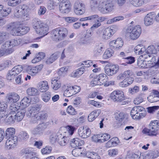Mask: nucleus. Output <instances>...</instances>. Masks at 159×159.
Here are the masks:
<instances>
[{
  "instance_id": "obj_49",
  "label": "nucleus",
  "mask_w": 159,
  "mask_h": 159,
  "mask_svg": "<svg viewBox=\"0 0 159 159\" xmlns=\"http://www.w3.org/2000/svg\"><path fill=\"white\" fill-rule=\"evenodd\" d=\"M60 0H50L48 5V7L50 10L53 9L57 6Z\"/></svg>"
},
{
  "instance_id": "obj_52",
  "label": "nucleus",
  "mask_w": 159,
  "mask_h": 159,
  "mask_svg": "<svg viewBox=\"0 0 159 159\" xmlns=\"http://www.w3.org/2000/svg\"><path fill=\"white\" fill-rule=\"evenodd\" d=\"M144 0H129L130 3L134 6H140L144 3Z\"/></svg>"
},
{
  "instance_id": "obj_20",
  "label": "nucleus",
  "mask_w": 159,
  "mask_h": 159,
  "mask_svg": "<svg viewBox=\"0 0 159 159\" xmlns=\"http://www.w3.org/2000/svg\"><path fill=\"white\" fill-rule=\"evenodd\" d=\"M158 124V121L157 120H154L151 121L149 125V128L152 133L151 134H153L154 136H156L158 134V131L159 129Z\"/></svg>"
},
{
  "instance_id": "obj_45",
  "label": "nucleus",
  "mask_w": 159,
  "mask_h": 159,
  "mask_svg": "<svg viewBox=\"0 0 159 159\" xmlns=\"http://www.w3.org/2000/svg\"><path fill=\"white\" fill-rule=\"evenodd\" d=\"M42 111L36 113L35 115L31 116V122L33 123H35L37 122V120H41V117L40 116H42Z\"/></svg>"
},
{
  "instance_id": "obj_44",
  "label": "nucleus",
  "mask_w": 159,
  "mask_h": 159,
  "mask_svg": "<svg viewBox=\"0 0 159 159\" xmlns=\"http://www.w3.org/2000/svg\"><path fill=\"white\" fill-rule=\"evenodd\" d=\"M85 70L84 67H80L75 72L72 73L71 76L73 77H78L81 75Z\"/></svg>"
},
{
  "instance_id": "obj_31",
  "label": "nucleus",
  "mask_w": 159,
  "mask_h": 159,
  "mask_svg": "<svg viewBox=\"0 0 159 159\" xmlns=\"http://www.w3.org/2000/svg\"><path fill=\"white\" fill-rule=\"evenodd\" d=\"M101 111L100 109L92 111L88 116V120L92 122L100 114Z\"/></svg>"
},
{
  "instance_id": "obj_28",
  "label": "nucleus",
  "mask_w": 159,
  "mask_h": 159,
  "mask_svg": "<svg viewBox=\"0 0 159 159\" xmlns=\"http://www.w3.org/2000/svg\"><path fill=\"white\" fill-rule=\"evenodd\" d=\"M58 143L61 146H64L68 142L69 139L68 137L69 136L62 135L61 134L57 133Z\"/></svg>"
},
{
  "instance_id": "obj_35",
  "label": "nucleus",
  "mask_w": 159,
  "mask_h": 159,
  "mask_svg": "<svg viewBox=\"0 0 159 159\" xmlns=\"http://www.w3.org/2000/svg\"><path fill=\"white\" fill-rule=\"evenodd\" d=\"M84 144V141L83 140H81L79 139L76 138L72 140L71 145L72 147L75 148L82 146Z\"/></svg>"
},
{
  "instance_id": "obj_24",
  "label": "nucleus",
  "mask_w": 159,
  "mask_h": 159,
  "mask_svg": "<svg viewBox=\"0 0 159 159\" xmlns=\"http://www.w3.org/2000/svg\"><path fill=\"white\" fill-rule=\"evenodd\" d=\"M145 155L140 152H135L127 156L126 159H145Z\"/></svg>"
},
{
  "instance_id": "obj_3",
  "label": "nucleus",
  "mask_w": 159,
  "mask_h": 159,
  "mask_svg": "<svg viewBox=\"0 0 159 159\" xmlns=\"http://www.w3.org/2000/svg\"><path fill=\"white\" fill-rule=\"evenodd\" d=\"M106 18L103 16L100 17L97 14H94L84 18H81L80 20L81 21L89 20L93 21L95 23L91 27V29H96L101 25V22L103 21Z\"/></svg>"
},
{
  "instance_id": "obj_61",
  "label": "nucleus",
  "mask_w": 159,
  "mask_h": 159,
  "mask_svg": "<svg viewBox=\"0 0 159 159\" xmlns=\"http://www.w3.org/2000/svg\"><path fill=\"white\" fill-rule=\"evenodd\" d=\"M57 133L56 134H52L49 137V140L50 142L53 144L58 141Z\"/></svg>"
},
{
  "instance_id": "obj_17",
  "label": "nucleus",
  "mask_w": 159,
  "mask_h": 159,
  "mask_svg": "<svg viewBox=\"0 0 159 159\" xmlns=\"http://www.w3.org/2000/svg\"><path fill=\"white\" fill-rule=\"evenodd\" d=\"M78 134L80 137L83 138H86L90 135L91 130L88 128L81 127L78 129Z\"/></svg>"
},
{
  "instance_id": "obj_11",
  "label": "nucleus",
  "mask_w": 159,
  "mask_h": 159,
  "mask_svg": "<svg viewBox=\"0 0 159 159\" xmlns=\"http://www.w3.org/2000/svg\"><path fill=\"white\" fill-rule=\"evenodd\" d=\"M118 29L117 26H114L111 28H107L103 31L102 35V39L105 40H107L116 32Z\"/></svg>"
},
{
  "instance_id": "obj_30",
  "label": "nucleus",
  "mask_w": 159,
  "mask_h": 159,
  "mask_svg": "<svg viewBox=\"0 0 159 159\" xmlns=\"http://www.w3.org/2000/svg\"><path fill=\"white\" fill-rule=\"evenodd\" d=\"M52 87L53 90H57L60 88L61 85L60 81L58 78H54L51 80Z\"/></svg>"
},
{
  "instance_id": "obj_43",
  "label": "nucleus",
  "mask_w": 159,
  "mask_h": 159,
  "mask_svg": "<svg viewBox=\"0 0 159 159\" xmlns=\"http://www.w3.org/2000/svg\"><path fill=\"white\" fill-rule=\"evenodd\" d=\"M66 128L67 131L65 132V135L67 136H69V137L73 134L75 128L72 125L67 126Z\"/></svg>"
},
{
  "instance_id": "obj_38",
  "label": "nucleus",
  "mask_w": 159,
  "mask_h": 159,
  "mask_svg": "<svg viewBox=\"0 0 159 159\" xmlns=\"http://www.w3.org/2000/svg\"><path fill=\"white\" fill-rule=\"evenodd\" d=\"M15 133V129L13 127L7 128L6 131V137L7 138L14 137Z\"/></svg>"
},
{
  "instance_id": "obj_29",
  "label": "nucleus",
  "mask_w": 159,
  "mask_h": 159,
  "mask_svg": "<svg viewBox=\"0 0 159 159\" xmlns=\"http://www.w3.org/2000/svg\"><path fill=\"white\" fill-rule=\"evenodd\" d=\"M16 113L11 114L9 113L5 119V122L7 124H13L16 119Z\"/></svg>"
},
{
  "instance_id": "obj_40",
  "label": "nucleus",
  "mask_w": 159,
  "mask_h": 159,
  "mask_svg": "<svg viewBox=\"0 0 159 159\" xmlns=\"http://www.w3.org/2000/svg\"><path fill=\"white\" fill-rule=\"evenodd\" d=\"M59 54L58 53H55L50 56L47 60L46 62L47 64H51L57 60L58 58Z\"/></svg>"
},
{
  "instance_id": "obj_10",
  "label": "nucleus",
  "mask_w": 159,
  "mask_h": 159,
  "mask_svg": "<svg viewBox=\"0 0 159 159\" xmlns=\"http://www.w3.org/2000/svg\"><path fill=\"white\" fill-rule=\"evenodd\" d=\"M80 88L77 86H67L64 93V95L66 97H70L79 92Z\"/></svg>"
},
{
  "instance_id": "obj_2",
  "label": "nucleus",
  "mask_w": 159,
  "mask_h": 159,
  "mask_svg": "<svg viewBox=\"0 0 159 159\" xmlns=\"http://www.w3.org/2000/svg\"><path fill=\"white\" fill-rule=\"evenodd\" d=\"M141 33V29L139 25L134 26H130L126 29L125 35L130 39L133 40L137 39Z\"/></svg>"
},
{
  "instance_id": "obj_48",
  "label": "nucleus",
  "mask_w": 159,
  "mask_h": 159,
  "mask_svg": "<svg viewBox=\"0 0 159 159\" xmlns=\"http://www.w3.org/2000/svg\"><path fill=\"white\" fill-rule=\"evenodd\" d=\"M51 97V93L49 91L47 92L42 94L41 98L42 100L45 102L49 101Z\"/></svg>"
},
{
  "instance_id": "obj_39",
  "label": "nucleus",
  "mask_w": 159,
  "mask_h": 159,
  "mask_svg": "<svg viewBox=\"0 0 159 159\" xmlns=\"http://www.w3.org/2000/svg\"><path fill=\"white\" fill-rule=\"evenodd\" d=\"M114 53V51L111 48L107 49L102 56L103 58L107 59L111 57Z\"/></svg>"
},
{
  "instance_id": "obj_5",
  "label": "nucleus",
  "mask_w": 159,
  "mask_h": 159,
  "mask_svg": "<svg viewBox=\"0 0 159 159\" xmlns=\"http://www.w3.org/2000/svg\"><path fill=\"white\" fill-rule=\"evenodd\" d=\"M130 115L133 119L137 120L144 117L146 114L144 109L143 107L136 106L131 109Z\"/></svg>"
},
{
  "instance_id": "obj_37",
  "label": "nucleus",
  "mask_w": 159,
  "mask_h": 159,
  "mask_svg": "<svg viewBox=\"0 0 159 159\" xmlns=\"http://www.w3.org/2000/svg\"><path fill=\"white\" fill-rule=\"evenodd\" d=\"M145 50L146 49L143 45L139 44L135 47L134 52L137 55H140L143 53Z\"/></svg>"
},
{
  "instance_id": "obj_27",
  "label": "nucleus",
  "mask_w": 159,
  "mask_h": 159,
  "mask_svg": "<svg viewBox=\"0 0 159 159\" xmlns=\"http://www.w3.org/2000/svg\"><path fill=\"white\" fill-rule=\"evenodd\" d=\"M37 87L39 90L41 92H46L49 89L48 82L46 81L40 82L38 84Z\"/></svg>"
},
{
  "instance_id": "obj_9",
  "label": "nucleus",
  "mask_w": 159,
  "mask_h": 159,
  "mask_svg": "<svg viewBox=\"0 0 159 159\" xmlns=\"http://www.w3.org/2000/svg\"><path fill=\"white\" fill-rule=\"evenodd\" d=\"M104 0H89L90 7L92 10L98 9L101 13Z\"/></svg>"
},
{
  "instance_id": "obj_42",
  "label": "nucleus",
  "mask_w": 159,
  "mask_h": 159,
  "mask_svg": "<svg viewBox=\"0 0 159 159\" xmlns=\"http://www.w3.org/2000/svg\"><path fill=\"white\" fill-rule=\"evenodd\" d=\"M26 93L28 95L30 96L37 95L39 94L38 89L34 87L28 88L26 90Z\"/></svg>"
},
{
  "instance_id": "obj_60",
  "label": "nucleus",
  "mask_w": 159,
  "mask_h": 159,
  "mask_svg": "<svg viewBox=\"0 0 159 159\" xmlns=\"http://www.w3.org/2000/svg\"><path fill=\"white\" fill-rule=\"evenodd\" d=\"M147 155L150 157V158H155L159 156V152L157 150L151 151L148 152Z\"/></svg>"
},
{
  "instance_id": "obj_7",
  "label": "nucleus",
  "mask_w": 159,
  "mask_h": 159,
  "mask_svg": "<svg viewBox=\"0 0 159 159\" xmlns=\"http://www.w3.org/2000/svg\"><path fill=\"white\" fill-rule=\"evenodd\" d=\"M71 4L69 0H62L60 3L59 10L62 14H67L71 10Z\"/></svg>"
},
{
  "instance_id": "obj_26",
  "label": "nucleus",
  "mask_w": 159,
  "mask_h": 159,
  "mask_svg": "<svg viewBox=\"0 0 159 159\" xmlns=\"http://www.w3.org/2000/svg\"><path fill=\"white\" fill-rule=\"evenodd\" d=\"M150 61H145L143 59L139 58L138 59L137 65L140 68H150L152 66L150 64Z\"/></svg>"
},
{
  "instance_id": "obj_56",
  "label": "nucleus",
  "mask_w": 159,
  "mask_h": 159,
  "mask_svg": "<svg viewBox=\"0 0 159 159\" xmlns=\"http://www.w3.org/2000/svg\"><path fill=\"white\" fill-rule=\"evenodd\" d=\"M10 61L6 60L2 62H0V71H2L8 67Z\"/></svg>"
},
{
  "instance_id": "obj_63",
  "label": "nucleus",
  "mask_w": 159,
  "mask_h": 159,
  "mask_svg": "<svg viewBox=\"0 0 159 159\" xmlns=\"http://www.w3.org/2000/svg\"><path fill=\"white\" fill-rule=\"evenodd\" d=\"M148 101L151 103L157 102L159 101V98L155 95H151L148 97Z\"/></svg>"
},
{
  "instance_id": "obj_47",
  "label": "nucleus",
  "mask_w": 159,
  "mask_h": 159,
  "mask_svg": "<svg viewBox=\"0 0 159 159\" xmlns=\"http://www.w3.org/2000/svg\"><path fill=\"white\" fill-rule=\"evenodd\" d=\"M9 41L11 48H13V47L19 45L21 43V40L20 39H15Z\"/></svg>"
},
{
  "instance_id": "obj_25",
  "label": "nucleus",
  "mask_w": 159,
  "mask_h": 159,
  "mask_svg": "<svg viewBox=\"0 0 159 159\" xmlns=\"http://www.w3.org/2000/svg\"><path fill=\"white\" fill-rule=\"evenodd\" d=\"M154 21V16L151 13L148 14L144 17V23L146 26L152 25Z\"/></svg>"
},
{
  "instance_id": "obj_50",
  "label": "nucleus",
  "mask_w": 159,
  "mask_h": 159,
  "mask_svg": "<svg viewBox=\"0 0 159 159\" xmlns=\"http://www.w3.org/2000/svg\"><path fill=\"white\" fill-rule=\"evenodd\" d=\"M2 49H4L5 50H11V54L14 51L13 48H12L10 45L9 41H7L3 43L1 46Z\"/></svg>"
},
{
  "instance_id": "obj_58",
  "label": "nucleus",
  "mask_w": 159,
  "mask_h": 159,
  "mask_svg": "<svg viewBox=\"0 0 159 159\" xmlns=\"http://www.w3.org/2000/svg\"><path fill=\"white\" fill-rule=\"evenodd\" d=\"M87 103L88 104H91L97 108H100L102 107L101 103L94 100H89L88 101Z\"/></svg>"
},
{
  "instance_id": "obj_41",
  "label": "nucleus",
  "mask_w": 159,
  "mask_h": 159,
  "mask_svg": "<svg viewBox=\"0 0 159 159\" xmlns=\"http://www.w3.org/2000/svg\"><path fill=\"white\" fill-rule=\"evenodd\" d=\"M99 82L100 83V85H104L107 81V77L106 75L104 74H101L97 76Z\"/></svg>"
},
{
  "instance_id": "obj_19",
  "label": "nucleus",
  "mask_w": 159,
  "mask_h": 159,
  "mask_svg": "<svg viewBox=\"0 0 159 159\" xmlns=\"http://www.w3.org/2000/svg\"><path fill=\"white\" fill-rule=\"evenodd\" d=\"M18 142V138L16 136L8 138L6 143V147L7 149H11L15 147Z\"/></svg>"
},
{
  "instance_id": "obj_36",
  "label": "nucleus",
  "mask_w": 159,
  "mask_h": 159,
  "mask_svg": "<svg viewBox=\"0 0 159 159\" xmlns=\"http://www.w3.org/2000/svg\"><path fill=\"white\" fill-rule=\"evenodd\" d=\"M31 101L30 99L27 97H24L21 100L20 102V104L22 108L25 109V108L29 106Z\"/></svg>"
},
{
  "instance_id": "obj_33",
  "label": "nucleus",
  "mask_w": 159,
  "mask_h": 159,
  "mask_svg": "<svg viewBox=\"0 0 159 159\" xmlns=\"http://www.w3.org/2000/svg\"><path fill=\"white\" fill-rule=\"evenodd\" d=\"M104 49V45L102 43H99L96 44L93 50L94 55L95 56L100 55Z\"/></svg>"
},
{
  "instance_id": "obj_62",
  "label": "nucleus",
  "mask_w": 159,
  "mask_h": 159,
  "mask_svg": "<svg viewBox=\"0 0 159 159\" xmlns=\"http://www.w3.org/2000/svg\"><path fill=\"white\" fill-rule=\"evenodd\" d=\"M19 137L21 140H26L29 138V135L27 132L23 131L20 133Z\"/></svg>"
},
{
  "instance_id": "obj_22",
  "label": "nucleus",
  "mask_w": 159,
  "mask_h": 159,
  "mask_svg": "<svg viewBox=\"0 0 159 159\" xmlns=\"http://www.w3.org/2000/svg\"><path fill=\"white\" fill-rule=\"evenodd\" d=\"M6 98L7 102L11 103L18 101L20 99V97L16 93H11L7 94Z\"/></svg>"
},
{
  "instance_id": "obj_23",
  "label": "nucleus",
  "mask_w": 159,
  "mask_h": 159,
  "mask_svg": "<svg viewBox=\"0 0 159 159\" xmlns=\"http://www.w3.org/2000/svg\"><path fill=\"white\" fill-rule=\"evenodd\" d=\"M133 75V73L131 70H127L120 74L118 77L120 79H126L130 80V79H132V81H134V78L132 77Z\"/></svg>"
},
{
  "instance_id": "obj_32",
  "label": "nucleus",
  "mask_w": 159,
  "mask_h": 159,
  "mask_svg": "<svg viewBox=\"0 0 159 159\" xmlns=\"http://www.w3.org/2000/svg\"><path fill=\"white\" fill-rule=\"evenodd\" d=\"M119 143V140L118 138L114 137L111 139L106 143V146L107 148H109L116 146Z\"/></svg>"
},
{
  "instance_id": "obj_51",
  "label": "nucleus",
  "mask_w": 159,
  "mask_h": 159,
  "mask_svg": "<svg viewBox=\"0 0 159 159\" xmlns=\"http://www.w3.org/2000/svg\"><path fill=\"white\" fill-rule=\"evenodd\" d=\"M62 19L68 23H72L78 20V18L74 17H63Z\"/></svg>"
},
{
  "instance_id": "obj_18",
  "label": "nucleus",
  "mask_w": 159,
  "mask_h": 159,
  "mask_svg": "<svg viewBox=\"0 0 159 159\" xmlns=\"http://www.w3.org/2000/svg\"><path fill=\"white\" fill-rule=\"evenodd\" d=\"M40 109V106L38 104L31 106L28 108L26 112V116L29 117H31L36 113L39 112Z\"/></svg>"
},
{
  "instance_id": "obj_64",
  "label": "nucleus",
  "mask_w": 159,
  "mask_h": 159,
  "mask_svg": "<svg viewBox=\"0 0 159 159\" xmlns=\"http://www.w3.org/2000/svg\"><path fill=\"white\" fill-rule=\"evenodd\" d=\"M67 113L70 115H74L76 114V112L74 107L70 105L69 106L66 110Z\"/></svg>"
},
{
  "instance_id": "obj_57",
  "label": "nucleus",
  "mask_w": 159,
  "mask_h": 159,
  "mask_svg": "<svg viewBox=\"0 0 159 159\" xmlns=\"http://www.w3.org/2000/svg\"><path fill=\"white\" fill-rule=\"evenodd\" d=\"M142 55H141L139 56V58L142 59H149V58H150L152 57L153 58V55H150V54H148V53H147V51L145 50L144 51Z\"/></svg>"
},
{
  "instance_id": "obj_54",
  "label": "nucleus",
  "mask_w": 159,
  "mask_h": 159,
  "mask_svg": "<svg viewBox=\"0 0 159 159\" xmlns=\"http://www.w3.org/2000/svg\"><path fill=\"white\" fill-rule=\"evenodd\" d=\"M21 2V0H9L8 5L10 6L15 7L19 5Z\"/></svg>"
},
{
  "instance_id": "obj_14",
  "label": "nucleus",
  "mask_w": 159,
  "mask_h": 159,
  "mask_svg": "<svg viewBox=\"0 0 159 159\" xmlns=\"http://www.w3.org/2000/svg\"><path fill=\"white\" fill-rule=\"evenodd\" d=\"M8 29L11 30V33L13 35H20L21 27L15 22L11 23L7 25Z\"/></svg>"
},
{
  "instance_id": "obj_13",
  "label": "nucleus",
  "mask_w": 159,
  "mask_h": 159,
  "mask_svg": "<svg viewBox=\"0 0 159 159\" xmlns=\"http://www.w3.org/2000/svg\"><path fill=\"white\" fill-rule=\"evenodd\" d=\"M43 66V64H40L35 66H28L26 67V70L28 74L31 76H34L42 70Z\"/></svg>"
},
{
  "instance_id": "obj_12",
  "label": "nucleus",
  "mask_w": 159,
  "mask_h": 159,
  "mask_svg": "<svg viewBox=\"0 0 159 159\" xmlns=\"http://www.w3.org/2000/svg\"><path fill=\"white\" fill-rule=\"evenodd\" d=\"M105 72L108 76H112L116 74L119 69L117 65H107L104 68Z\"/></svg>"
},
{
  "instance_id": "obj_53",
  "label": "nucleus",
  "mask_w": 159,
  "mask_h": 159,
  "mask_svg": "<svg viewBox=\"0 0 159 159\" xmlns=\"http://www.w3.org/2000/svg\"><path fill=\"white\" fill-rule=\"evenodd\" d=\"M146 51L147 53L150 54V55L152 54H156L157 53V51L155 48V47L153 45H151L148 46Z\"/></svg>"
},
{
  "instance_id": "obj_46",
  "label": "nucleus",
  "mask_w": 159,
  "mask_h": 159,
  "mask_svg": "<svg viewBox=\"0 0 159 159\" xmlns=\"http://www.w3.org/2000/svg\"><path fill=\"white\" fill-rule=\"evenodd\" d=\"M132 79H130V80L127 79H124L123 81L120 82L119 84L120 87H127L131 84L133 81H132Z\"/></svg>"
},
{
  "instance_id": "obj_15",
  "label": "nucleus",
  "mask_w": 159,
  "mask_h": 159,
  "mask_svg": "<svg viewBox=\"0 0 159 159\" xmlns=\"http://www.w3.org/2000/svg\"><path fill=\"white\" fill-rule=\"evenodd\" d=\"M114 8V5L111 2L107 0H104L101 13L106 14L111 12Z\"/></svg>"
},
{
  "instance_id": "obj_6",
  "label": "nucleus",
  "mask_w": 159,
  "mask_h": 159,
  "mask_svg": "<svg viewBox=\"0 0 159 159\" xmlns=\"http://www.w3.org/2000/svg\"><path fill=\"white\" fill-rule=\"evenodd\" d=\"M86 6L82 2L76 1L73 5V10L75 14L77 15H83L85 12Z\"/></svg>"
},
{
  "instance_id": "obj_4",
  "label": "nucleus",
  "mask_w": 159,
  "mask_h": 159,
  "mask_svg": "<svg viewBox=\"0 0 159 159\" xmlns=\"http://www.w3.org/2000/svg\"><path fill=\"white\" fill-rule=\"evenodd\" d=\"M68 33L67 30L63 27L60 29H56L53 30L51 33V37L56 41L63 40L67 35Z\"/></svg>"
},
{
  "instance_id": "obj_16",
  "label": "nucleus",
  "mask_w": 159,
  "mask_h": 159,
  "mask_svg": "<svg viewBox=\"0 0 159 159\" xmlns=\"http://www.w3.org/2000/svg\"><path fill=\"white\" fill-rule=\"evenodd\" d=\"M123 44V41L121 38H118L116 40L111 41L109 43L110 47L116 49H120Z\"/></svg>"
},
{
  "instance_id": "obj_21",
  "label": "nucleus",
  "mask_w": 159,
  "mask_h": 159,
  "mask_svg": "<svg viewBox=\"0 0 159 159\" xmlns=\"http://www.w3.org/2000/svg\"><path fill=\"white\" fill-rule=\"evenodd\" d=\"M44 130L41 124L39 125L31 131V134L36 136L40 137L43 134Z\"/></svg>"
},
{
  "instance_id": "obj_59",
  "label": "nucleus",
  "mask_w": 159,
  "mask_h": 159,
  "mask_svg": "<svg viewBox=\"0 0 159 159\" xmlns=\"http://www.w3.org/2000/svg\"><path fill=\"white\" fill-rule=\"evenodd\" d=\"M11 70L17 75L22 70L23 68L21 66L17 65L14 67Z\"/></svg>"
},
{
  "instance_id": "obj_1",
  "label": "nucleus",
  "mask_w": 159,
  "mask_h": 159,
  "mask_svg": "<svg viewBox=\"0 0 159 159\" xmlns=\"http://www.w3.org/2000/svg\"><path fill=\"white\" fill-rule=\"evenodd\" d=\"M32 25L38 34L43 36L47 34L48 26L38 18L34 19L32 21Z\"/></svg>"
},
{
  "instance_id": "obj_34",
  "label": "nucleus",
  "mask_w": 159,
  "mask_h": 159,
  "mask_svg": "<svg viewBox=\"0 0 159 159\" xmlns=\"http://www.w3.org/2000/svg\"><path fill=\"white\" fill-rule=\"evenodd\" d=\"M26 112L25 109H20L18 110L16 113V119L17 121H20L23 118Z\"/></svg>"
},
{
  "instance_id": "obj_8",
  "label": "nucleus",
  "mask_w": 159,
  "mask_h": 159,
  "mask_svg": "<svg viewBox=\"0 0 159 159\" xmlns=\"http://www.w3.org/2000/svg\"><path fill=\"white\" fill-rule=\"evenodd\" d=\"M111 98L115 102H122L125 100L124 92L121 90H115L112 92L110 95Z\"/></svg>"
},
{
  "instance_id": "obj_55",
  "label": "nucleus",
  "mask_w": 159,
  "mask_h": 159,
  "mask_svg": "<svg viewBox=\"0 0 159 159\" xmlns=\"http://www.w3.org/2000/svg\"><path fill=\"white\" fill-rule=\"evenodd\" d=\"M101 143H103L108 140L110 138V135L107 133L99 134Z\"/></svg>"
}]
</instances>
